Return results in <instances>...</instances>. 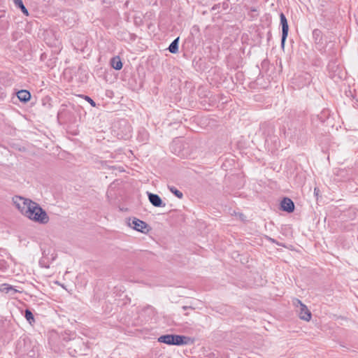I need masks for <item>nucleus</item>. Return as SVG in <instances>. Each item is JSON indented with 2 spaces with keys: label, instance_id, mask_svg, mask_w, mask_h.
Masks as SVG:
<instances>
[{
  "label": "nucleus",
  "instance_id": "nucleus-1",
  "mask_svg": "<svg viewBox=\"0 0 358 358\" xmlns=\"http://www.w3.org/2000/svg\"><path fill=\"white\" fill-rule=\"evenodd\" d=\"M292 303L296 308V311L298 313L299 317L301 320L307 322L311 320L312 314L310 311L308 310L307 306L301 302V301L298 299H294L292 300Z\"/></svg>",
  "mask_w": 358,
  "mask_h": 358
},
{
  "label": "nucleus",
  "instance_id": "nucleus-2",
  "mask_svg": "<svg viewBox=\"0 0 358 358\" xmlns=\"http://www.w3.org/2000/svg\"><path fill=\"white\" fill-rule=\"evenodd\" d=\"M32 201H31V199H26L20 196H15L13 197V204L20 211V213L22 215L28 208L29 203H31Z\"/></svg>",
  "mask_w": 358,
  "mask_h": 358
},
{
  "label": "nucleus",
  "instance_id": "nucleus-3",
  "mask_svg": "<svg viewBox=\"0 0 358 358\" xmlns=\"http://www.w3.org/2000/svg\"><path fill=\"white\" fill-rule=\"evenodd\" d=\"M36 212L34 213V217L31 220L42 224H47L50 219L45 210H44L40 206L36 208Z\"/></svg>",
  "mask_w": 358,
  "mask_h": 358
},
{
  "label": "nucleus",
  "instance_id": "nucleus-4",
  "mask_svg": "<svg viewBox=\"0 0 358 358\" xmlns=\"http://www.w3.org/2000/svg\"><path fill=\"white\" fill-rule=\"evenodd\" d=\"M280 24L282 25L281 46L284 48L286 38L288 35L289 26L285 15L282 13L280 15Z\"/></svg>",
  "mask_w": 358,
  "mask_h": 358
},
{
  "label": "nucleus",
  "instance_id": "nucleus-5",
  "mask_svg": "<svg viewBox=\"0 0 358 358\" xmlns=\"http://www.w3.org/2000/svg\"><path fill=\"white\" fill-rule=\"evenodd\" d=\"M129 226L134 229L143 233L145 232V230L147 229L148 227L147 223L136 217L132 220H129Z\"/></svg>",
  "mask_w": 358,
  "mask_h": 358
},
{
  "label": "nucleus",
  "instance_id": "nucleus-6",
  "mask_svg": "<svg viewBox=\"0 0 358 358\" xmlns=\"http://www.w3.org/2000/svg\"><path fill=\"white\" fill-rule=\"evenodd\" d=\"M148 196L149 201L152 203L155 207H164L165 203H163L160 196L156 194L148 192Z\"/></svg>",
  "mask_w": 358,
  "mask_h": 358
},
{
  "label": "nucleus",
  "instance_id": "nucleus-7",
  "mask_svg": "<svg viewBox=\"0 0 358 358\" xmlns=\"http://www.w3.org/2000/svg\"><path fill=\"white\" fill-rule=\"evenodd\" d=\"M281 208L284 211L292 213L294 210V202L289 198H284L281 201Z\"/></svg>",
  "mask_w": 358,
  "mask_h": 358
},
{
  "label": "nucleus",
  "instance_id": "nucleus-8",
  "mask_svg": "<svg viewBox=\"0 0 358 358\" xmlns=\"http://www.w3.org/2000/svg\"><path fill=\"white\" fill-rule=\"evenodd\" d=\"M40 205L34 201L29 203V207L23 214L25 217L29 218V220H32L34 217V213L36 212V208H38Z\"/></svg>",
  "mask_w": 358,
  "mask_h": 358
},
{
  "label": "nucleus",
  "instance_id": "nucleus-9",
  "mask_svg": "<svg viewBox=\"0 0 358 358\" xmlns=\"http://www.w3.org/2000/svg\"><path fill=\"white\" fill-rule=\"evenodd\" d=\"M173 345H186L188 343L190 338L189 337L185 336H180V335H173Z\"/></svg>",
  "mask_w": 358,
  "mask_h": 358
},
{
  "label": "nucleus",
  "instance_id": "nucleus-10",
  "mask_svg": "<svg viewBox=\"0 0 358 358\" xmlns=\"http://www.w3.org/2000/svg\"><path fill=\"white\" fill-rule=\"evenodd\" d=\"M17 96L21 101L25 103L31 99V94L27 90H22L17 93Z\"/></svg>",
  "mask_w": 358,
  "mask_h": 358
},
{
  "label": "nucleus",
  "instance_id": "nucleus-11",
  "mask_svg": "<svg viewBox=\"0 0 358 358\" xmlns=\"http://www.w3.org/2000/svg\"><path fill=\"white\" fill-rule=\"evenodd\" d=\"M110 64L115 70H120L122 68V63L119 57H114L110 59Z\"/></svg>",
  "mask_w": 358,
  "mask_h": 358
},
{
  "label": "nucleus",
  "instance_id": "nucleus-12",
  "mask_svg": "<svg viewBox=\"0 0 358 358\" xmlns=\"http://www.w3.org/2000/svg\"><path fill=\"white\" fill-rule=\"evenodd\" d=\"M158 341L160 343H164L168 345H173V334H166L163 335L159 337Z\"/></svg>",
  "mask_w": 358,
  "mask_h": 358
},
{
  "label": "nucleus",
  "instance_id": "nucleus-13",
  "mask_svg": "<svg viewBox=\"0 0 358 358\" xmlns=\"http://www.w3.org/2000/svg\"><path fill=\"white\" fill-rule=\"evenodd\" d=\"M313 38L316 44L322 43V33L320 29H315L313 31Z\"/></svg>",
  "mask_w": 358,
  "mask_h": 358
},
{
  "label": "nucleus",
  "instance_id": "nucleus-14",
  "mask_svg": "<svg viewBox=\"0 0 358 358\" xmlns=\"http://www.w3.org/2000/svg\"><path fill=\"white\" fill-rule=\"evenodd\" d=\"M0 291L1 292H4V293H9L10 292H12L13 294L16 293L17 291L14 289V287L8 284H6V283H3L2 284L1 286H0Z\"/></svg>",
  "mask_w": 358,
  "mask_h": 358
},
{
  "label": "nucleus",
  "instance_id": "nucleus-15",
  "mask_svg": "<svg viewBox=\"0 0 358 358\" xmlns=\"http://www.w3.org/2000/svg\"><path fill=\"white\" fill-rule=\"evenodd\" d=\"M179 37L176 38L169 45V50L171 53H176L178 51Z\"/></svg>",
  "mask_w": 358,
  "mask_h": 358
},
{
  "label": "nucleus",
  "instance_id": "nucleus-16",
  "mask_svg": "<svg viewBox=\"0 0 358 358\" xmlns=\"http://www.w3.org/2000/svg\"><path fill=\"white\" fill-rule=\"evenodd\" d=\"M14 1V3L15 4V6H17V7H19L20 8V10H22V12L25 15H29V13H28V10L27 9L25 8V6H24L23 4V2L22 0H13Z\"/></svg>",
  "mask_w": 358,
  "mask_h": 358
},
{
  "label": "nucleus",
  "instance_id": "nucleus-17",
  "mask_svg": "<svg viewBox=\"0 0 358 358\" xmlns=\"http://www.w3.org/2000/svg\"><path fill=\"white\" fill-rule=\"evenodd\" d=\"M168 189L178 199H182L183 197V194L180 191H179L176 187L169 185Z\"/></svg>",
  "mask_w": 358,
  "mask_h": 358
},
{
  "label": "nucleus",
  "instance_id": "nucleus-18",
  "mask_svg": "<svg viewBox=\"0 0 358 358\" xmlns=\"http://www.w3.org/2000/svg\"><path fill=\"white\" fill-rule=\"evenodd\" d=\"M24 317L30 324H32L35 322L34 315L31 311L29 309H26L24 311Z\"/></svg>",
  "mask_w": 358,
  "mask_h": 358
},
{
  "label": "nucleus",
  "instance_id": "nucleus-19",
  "mask_svg": "<svg viewBox=\"0 0 358 358\" xmlns=\"http://www.w3.org/2000/svg\"><path fill=\"white\" fill-rule=\"evenodd\" d=\"M50 262L48 259H45V251L43 250V257L39 262L40 265L45 268H49Z\"/></svg>",
  "mask_w": 358,
  "mask_h": 358
},
{
  "label": "nucleus",
  "instance_id": "nucleus-20",
  "mask_svg": "<svg viewBox=\"0 0 358 358\" xmlns=\"http://www.w3.org/2000/svg\"><path fill=\"white\" fill-rule=\"evenodd\" d=\"M45 251V259H50V262H52L56 258V255L52 253V254H50V250H44Z\"/></svg>",
  "mask_w": 358,
  "mask_h": 358
},
{
  "label": "nucleus",
  "instance_id": "nucleus-21",
  "mask_svg": "<svg viewBox=\"0 0 358 358\" xmlns=\"http://www.w3.org/2000/svg\"><path fill=\"white\" fill-rule=\"evenodd\" d=\"M85 100L87 101L90 103V105L93 107L96 106L95 102L89 96H85Z\"/></svg>",
  "mask_w": 358,
  "mask_h": 358
},
{
  "label": "nucleus",
  "instance_id": "nucleus-22",
  "mask_svg": "<svg viewBox=\"0 0 358 358\" xmlns=\"http://www.w3.org/2000/svg\"><path fill=\"white\" fill-rule=\"evenodd\" d=\"M182 308H183L184 310H186V309L187 308V306H183V307H182Z\"/></svg>",
  "mask_w": 358,
  "mask_h": 358
}]
</instances>
